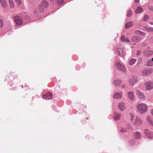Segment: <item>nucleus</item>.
I'll return each mask as SVG.
<instances>
[{"mask_svg":"<svg viewBox=\"0 0 153 153\" xmlns=\"http://www.w3.org/2000/svg\"><path fill=\"white\" fill-rule=\"evenodd\" d=\"M137 108L138 112L141 114L145 113L147 111V107L145 103H139L137 105Z\"/></svg>","mask_w":153,"mask_h":153,"instance_id":"obj_1","label":"nucleus"},{"mask_svg":"<svg viewBox=\"0 0 153 153\" xmlns=\"http://www.w3.org/2000/svg\"><path fill=\"white\" fill-rule=\"evenodd\" d=\"M14 20L16 24L18 25H21L23 22L22 18L18 16H16L14 17Z\"/></svg>","mask_w":153,"mask_h":153,"instance_id":"obj_2","label":"nucleus"},{"mask_svg":"<svg viewBox=\"0 0 153 153\" xmlns=\"http://www.w3.org/2000/svg\"><path fill=\"white\" fill-rule=\"evenodd\" d=\"M138 82L137 77L135 76H133L131 77L129 80V82L131 85H134L135 83Z\"/></svg>","mask_w":153,"mask_h":153,"instance_id":"obj_3","label":"nucleus"},{"mask_svg":"<svg viewBox=\"0 0 153 153\" xmlns=\"http://www.w3.org/2000/svg\"><path fill=\"white\" fill-rule=\"evenodd\" d=\"M136 94L141 100H144L146 99V97L144 95L143 92L137 90L136 91Z\"/></svg>","mask_w":153,"mask_h":153,"instance_id":"obj_4","label":"nucleus"},{"mask_svg":"<svg viewBox=\"0 0 153 153\" xmlns=\"http://www.w3.org/2000/svg\"><path fill=\"white\" fill-rule=\"evenodd\" d=\"M133 124L135 126H139L142 124V123L141 119L137 117L133 122Z\"/></svg>","mask_w":153,"mask_h":153,"instance_id":"obj_5","label":"nucleus"},{"mask_svg":"<svg viewBox=\"0 0 153 153\" xmlns=\"http://www.w3.org/2000/svg\"><path fill=\"white\" fill-rule=\"evenodd\" d=\"M52 94L51 92H50L42 95V97L44 99L50 100L52 97Z\"/></svg>","mask_w":153,"mask_h":153,"instance_id":"obj_6","label":"nucleus"},{"mask_svg":"<svg viewBox=\"0 0 153 153\" xmlns=\"http://www.w3.org/2000/svg\"><path fill=\"white\" fill-rule=\"evenodd\" d=\"M116 65L117 68L118 70H120L121 71H123L124 72L125 71L124 67L121 65L120 63L119 62H117Z\"/></svg>","mask_w":153,"mask_h":153,"instance_id":"obj_7","label":"nucleus"},{"mask_svg":"<svg viewBox=\"0 0 153 153\" xmlns=\"http://www.w3.org/2000/svg\"><path fill=\"white\" fill-rule=\"evenodd\" d=\"M131 40L134 42L138 43L141 41L142 38L140 36H134L131 38Z\"/></svg>","mask_w":153,"mask_h":153,"instance_id":"obj_8","label":"nucleus"},{"mask_svg":"<svg viewBox=\"0 0 153 153\" xmlns=\"http://www.w3.org/2000/svg\"><path fill=\"white\" fill-rule=\"evenodd\" d=\"M146 88L147 90H150L153 88V83L151 82H147L146 83Z\"/></svg>","mask_w":153,"mask_h":153,"instance_id":"obj_9","label":"nucleus"},{"mask_svg":"<svg viewBox=\"0 0 153 153\" xmlns=\"http://www.w3.org/2000/svg\"><path fill=\"white\" fill-rule=\"evenodd\" d=\"M127 96L129 99L133 100L134 98V92L132 91H129L127 93Z\"/></svg>","mask_w":153,"mask_h":153,"instance_id":"obj_10","label":"nucleus"},{"mask_svg":"<svg viewBox=\"0 0 153 153\" xmlns=\"http://www.w3.org/2000/svg\"><path fill=\"white\" fill-rule=\"evenodd\" d=\"M118 107L120 110L121 111H123L126 109L125 104L123 102H121L118 104Z\"/></svg>","mask_w":153,"mask_h":153,"instance_id":"obj_11","label":"nucleus"},{"mask_svg":"<svg viewBox=\"0 0 153 153\" xmlns=\"http://www.w3.org/2000/svg\"><path fill=\"white\" fill-rule=\"evenodd\" d=\"M145 133L146 135L149 138H152L153 137V134L150 130H145Z\"/></svg>","mask_w":153,"mask_h":153,"instance_id":"obj_12","label":"nucleus"},{"mask_svg":"<svg viewBox=\"0 0 153 153\" xmlns=\"http://www.w3.org/2000/svg\"><path fill=\"white\" fill-rule=\"evenodd\" d=\"M49 5V4L48 2L46 1H42L41 3L39 4V7H40L41 6H43L44 7H47Z\"/></svg>","mask_w":153,"mask_h":153,"instance_id":"obj_13","label":"nucleus"},{"mask_svg":"<svg viewBox=\"0 0 153 153\" xmlns=\"http://www.w3.org/2000/svg\"><path fill=\"white\" fill-rule=\"evenodd\" d=\"M153 54V51L150 50H147L144 51V54L146 56L149 57L152 55Z\"/></svg>","mask_w":153,"mask_h":153,"instance_id":"obj_14","label":"nucleus"},{"mask_svg":"<svg viewBox=\"0 0 153 153\" xmlns=\"http://www.w3.org/2000/svg\"><path fill=\"white\" fill-rule=\"evenodd\" d=\"M151 71L150 70H144L142 71V74L143 76H146L151 74Z\"/></svg>","mask_w":153,"mask_h":153,"instance_id":"obj_15","label":"nucleus"},{"mask_svg":"<svg viewBox=\"0 0 153 153\" xmlns=\"http://www.w3.org/2000/svg\"><path fill=\"white\" fill-rule=\"evenodd\" d=\"M0 3L3 7L5 8L7 6V4L5 0H0Z\"/></svg>","mask_w":153,"mask_h":153,"instance_id":"obj_16","label":"nucleus"},{"mask_svg":"<svg viewBox=\"0 0 153 153\" xmlns=\"http://www.w3.org/2000/svg\"><path fill=\"white\" fill-rule=\"evenodd\" d=\"M134 137L136 139H138L140 138L141 135L139 132H136L134 133Z\"/></svg>","mask_w":153,"mask_h":153,"instance_id":"obj_17","label":"nucleus"},{"mask_svg":"<svg viewBox=\"0 0 153 153\" xmlns=\"http://www.w3.org/2000/svg\"><path fill=\"white\" fill-rule=\"evenodd\" d=\"M147 120L148 121V123L149 125L152 126H153V121L151 117L149 116H148L147 117Z\"/></svg>","mask_w":153,"mask_h":153,"instance_id":"obj_18","label":"nucleus"},{"mask_svg":"<svg viewBox=\"0 0 153 153\" xmlns=\"http://www.w3.org/2000/svg\"><path fill=\"white\" fill-rule=\"evenodd\" d=\"M121 41L123 42H129V40L124 35H122L121 36Z\"/></svg>","mask_w":153,"mask_h":153,"instance_id":"obj_19","label":"nucleus"},{"mask_svg":"<svg viewBox=\"0 0 153 153\" xmlns=\"http://www.w3.org/2000/svg\"><path fill=\"white\" fill-rule=\"evenodd\" d=\"M122 96V93H116L113 96V97L116 99H118L121 98Z\"/></svg>","mask_w":153,"mask_h":153,"instance_id":"obj_20","label":"nucleus"},{"mask_svg":"<svg viewBox=\"0 0 153 153\" xmlns=\"http://www.w3.org/2000/svg\"><path fill=\"white\" fill-rule=\"evenodd\" d=\"M121 117V115L119 113H115L114 117V119L116 120H119Z\"/></svg>","mask_w":153,"mask_h":153,"instance_id":"obj_21","label":"nucleus"},{"mask_svg":"<svg viewBox=\"0 0 153 153\" xmlns=\"http://www.w3.org/2000/svg\"><path fill=\"white\" fill-rule=\"evenodd\" d=\"M135 34L136 35H141L144 36L145 35V33L139 30H137L135 32Z\"/></svg>","mask_w":153,"mask_h":153,"instance_id":"obj_22","label":"nucleus"},{"mask_svg":"<svg viewBox=\"0 0 153 153\" xmlns=\"http://www.w3.org/2000/svg\"><path fill=\"white\" fill-rule=\"evenodd\" d=\"M143 28L145 30L147 31L152 32H153V28L148 27L146 26L143 27Z\"/></svg>","mask_w":153,"mask_h":153,"instance_id":"obj_23","label":"nucleus"},{"mask_svg":"<svg viewBox=\"0 0 153 153\" xmlns=\"http://www.w3.org/2000/svg\"><path fill=\"white\" fill-rule=\"evenodd\" d=\"M133 25V22H127L125 24V28L126 29L128 28L131 26Z\"/></svg>","mask_w":153,"mask_h":153,"instance_id":"obj_24","label":"nucleus"},{"mask_svg":"<svg viewBox=\"0 0 153 153\" xmlns=\"http://www.w3.org/2000/svg\"><path fill=\"white\" fill-rule=\"evenodd\" d=\"M8 2L11 8H12L14 7V4L13 0H8Z\"/></svg>","mask_w":153,"mask_h":153,"instance_id":"obj_25","label":"nucleus"},{"mask_svg":"<svg viewBox=\"0 0 153 153\" xmlns=\"http://www.w3.org/2000/svg\"><path fill=\"white\" fill-rule=\"evenodd\" d=\"M143 11L142 8L140 7H138L135 10V12L137 13H139Z\"/></svg>","mask_w":153,"mask_h":153,"instance_id":"obj_26","label":"nucleus"},{"mask_svg":"<svg viewBox=\"0 0 153 153\" xmlns=\"http://www.w3.org/2000/svg\"><path fill=\"white\" fill-rule=\"evenodd\" d=\"M56 3L57 5H61L64 3V0H55Z\"/></svg>","mask_w":153,"mask_h":153,"instance_id":"obj_27","label":"nucleus"},{"mask_svg":"<svg viewBox=\"0 0 153 153\" xmlns=\"http://www.w3.org/2000/svg\"><path fill=\"white\" fill-rule=\"evenodd\" d=\"M146 65L147 66H152L153 65V62L150 60H148L146 63Z\"/></svg>","mask_w":153,"mask_h":153,"instance_id":"obj_28","label":"nucleus"},{"mask_svg":"<svg viewBox=\"0 0 153 153\" xmlns=\"http://www.w3.org/2000/svg\"><path fill=\"white\" fill-rule=\"evenodd\" d=\"M136 61V59H131L129 61V64L130 65H133L134 64Z\"/></svg>","mask_w":153,"mask_h":153,"instance_id":"obj_29","label":"nucleus"},{"mask_svg":"<svg viewBox=\"0 0 153 153\" xmlns=\"http://www.w3.org/2000/svg\"><path fill=\"white\" fill-rule=\"evenodd\" d=\"M119 55L120 56H123L124 55V53L123 52V50L122 49H120V51H119Z\"/></svg>","mask_w":153,"mask_h":153,"instance_id":"obj_30","label":"nucleus"},{"mask_svg":"<svg viewBox=\"0 0 153 153\" xmlns=\"http://www.w3.org/2000/svg\"><path fill=\"white\" fill-rule=\"evenodd\" d=\"M38 8L39 11L41 12H42L44 10L45 7L42 6H41L40 7L39 5L38 6Z\"/></svg>","mask_w":153,"mask_h":153,"instance_id":"obj_31","label":"nucleus"},{"mask_svg":"<svg viewBox=\"0 0 153 153\" xmlns=\"http://www.w3.org/2000/svg\"><path fill=\"white\" fill-rule=\"evenodd\" d=\"M114 83L116 85H118L119 86L121 84V82L119 80H115L114 81Z\"/></svg>","mask_w":153,"mask_h":153,"instance_id":"obj_32","label":"nucleus"},{"mask_svg":"<svg viewBox=\"0 0 153 153\" xmlns=\"http://www.w3.org/2000/svg\"><path fill=\"white\" fill-rule=\"evenodd\" d=\"M130 115L131 117V118H130L132 122H133V120L134 119V115L132 113H130Z\"/></svg>","mask_w":153,"mask_h":153,"instance_id":"obj_33","label":"nucleus"},{"mask_svg":"<svg viewBox=\"0 0 153 153\" xmlns=\"http://www.w3.org/2000/svg\"><path fill=\"white\" fill-rule=\"evenodd\" d=\"M149 18V17L148 15H145L144 16V18L143 19V21H146L148 20Z\"/></svg>","mask_w":153,"mask_h":153,"instance_id":"obj_34","label":"nucleus"},{"mask_svg":"<svg viewBox=\"0 0 153 153\" xmlns=\"http://www.w3.org/2000/svg\"><path fill=\"white\" fill-rule=\"evenodd\" d=\"M132 12L131 11L129 10L128 11L127 16L128 17H130L132 14Z\"/></svg>","mask_w":153,"mask_h":153,"instance_id":"obj_35","label":"nucleus"},{"mask_svg":"<svg viewBox=\"0 0 153 153\" xmlns=\"http://www.w3.org/2000/svg\"><path fill=\"white\" fill-rule=\"evenodd\" d=\"M148 8L150 11H153V6L148 5Z\"/></svg>","mask_w":153,"mask_h":153,"instance_id":"obj_36","label":"nucleus"},{"mask_svg":"<svg viewBox=\"0 0 153 153\" xmlns=\"http://www.w3.org/2000/svg\"><path fill=\"white\" fill-rule=\"evenodd\" d=\"M15 1L18 5H19L21 4V1L20 0H15Z\"/></svg>","mask_w":153,"mask_h":153,"instance_id":"obj_37","label":"nucleus"},{"mask_svg":"<svg viewBox=\"0 0 153 153\" xmlns=\"http://www.w3.org/2000/svg\"><path fill=\"white\" fill-rule=\"evenodd\" d=\"M3 26V22L1 20H0V27H1Z\"/></svg>","mask_w":153,"mask_h":153,"instance_id":"obj_38","label":"nucleus"},{"mask_svg":"<svg viewBox=\"0 0 153 153\" xmlns=\"http://www.w3.org/2000/svg\"><path fill=\"white\" fill-rule=\"evenodd\" d=\"M127 131V130L126 129H124L123 128H121V129L120 130V131L123 132L126 131Z\"/></svg>","mask_w":153,"mask_h":153,"instance_id":"obj_39","label":"nucleus"},{"mask_svg":"<svg viewBox=\"0 0 153 153\" xmlns=\"http://www.w3.org/2000/svg\"><path fill=\"white\" fill-rule=\"evenodd\" d=\"M140 51L138 50V51H137V55H140Z\"/></svg>","mask_w":153,"mask_h":153,"instance_id":"obj_40","label":"nucleus"},{"mask_svg":"<svg viewBox=\"0 0 153 153\" xmlns=\"http://www.w3.org/2000/svg\"><path fill=\"white\" fill-rule=\"evenodd\" d=\"M135 3H138L139 2V0H135Z\"/></svg>","mask_w":153,"mask_h":153,"instance_id":"obj_41","label":"nucleus"},{"mask_svg":"<svg viewBox=\"0 0 153 153\" xmlns=\"http://www.w3.org/2000/svg\"><path fill=\"white\" fill-rule=\"evenodd\" d=\"M125 87V85H121V88H124Z\"/></svg>","mask_w":153,"mask_h":153,"instance_id":"obj_42","label":"nucleus"},{"mask_svg":"<svg viewBox=\"0 0 153 153\" xmlns=\"http://www.w3.org/2000/svg\"><path fill=\"white\" fill-rule=\"evenodd\" d=\"M149 24L150 25H153V22H150L149 23Z\"/></svg>","mask_w":153,"mask_h":153,"instance_id":"obj_43","label":"nucleus"},{"mask_svg":"<svg viewBox=\"0 0 153 153\" xmlns=\"http://www.w3.org/2000/svg\"><path fill=\"white\" fill-rule=\"evenodd\" d=\"M151 113L152 114V115L153 116V109L151 111Z\"/></svg>","mask_w":153,"mask_h":153,"instance_id":"obj_44","label":"nucleus"},{"mask_svg":"<svg viewBox=\"0 0 153 153\" xmlns=\"http://www.w3.org/2000/svg\"><path fill=\"white\" fill-rule=\"evenodd\" d=\"M151 60L153 62V58Z\"/></svg>","mask_w":153,"mask_h":153,"instance_id":"obj_45","label":"nucleus"},{"mask_svg":"<svg viewBox=\"0 0 153 153\" xmlns=\"http://www.w3.org/2000/svg\"><path fill=\"white\" fill-rule=\"evenodd\" d=\"M139 59H140V61H141V58H140Z\"/></svg>","mask_w":153,"mask_h":153,"instance_id":"obj_46","label":"nucleus"},{"mask_svg":"<svg viewBox=\"0 0 153 153\" xmlns=\"http://www.w3.org/2000/svg\"><path fill=\"white\" fill-rule=\"evenodd\" d=\"M88 117H87V118H86V119L88 120Z\"/></svg>","mask_w":153,"mask_h":153,"instance_id":"obj_47","label":"nucleus"},{"mask_svg":"<svg viewBox=\"0 0 153 153\" xmlns=\"http://www.w3.org/2000/svg\"><path fill=\"white\" fill-rule=\"evenodd\" d=\"M152 20H153V17L152 18Z\"/></svg>","mask_w":153,"mask_h":153,"instance_id":"obj_48","label":"nucleus"},{"mask_svg":"<svg viewBox=\"0 0 153 153\" xmlns=\"http://www.w3.org/2000/svg\"><path fill=\"white\" fill-rule=\"evenodd\" d=\"M152 1H153V0H152Z\"/></svg>","mask_w":153,"mask_h":153,"instance_id":"obj_49","label":"nucleus"}]
</instances>
